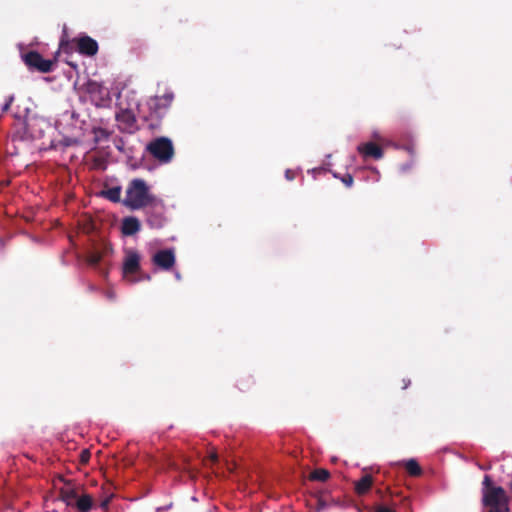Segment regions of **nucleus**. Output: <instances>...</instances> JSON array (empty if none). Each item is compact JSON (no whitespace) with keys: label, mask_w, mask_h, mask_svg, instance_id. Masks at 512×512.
Returning a JSON list of instances; mask_svg holds the SVG:
<instances>
[{"label":"nucleus","mask_w":512,"mask_h":512,"mask_svg":"<svg viewBox=\"0 0 512 512\" xmlns=\"http://www.w3.org/2000/svg\"><path fill=\"white\" fill-rule=\"evenodd\" d=\"M156 199L157 197L150 192L146 181L135 178L129 182L122 203L130 210H139L154 203Z\"/></svg>","instance_id":"f257e3e1"},{"label":"nucleus","mask_w":512,"mask_h":512,"mask_svg":"<svg viewBox=\"0 0 512 512\" xmlns=\"http://www.w3.org/2000/svg\"><path fill=\"white\" fill-rule=\"evenodd\" d=\"M174 99L172 92H167L162 96L151 97L147 101L149 113L143 116V119L147 122L148 128L155 130L160 127L161 120L164 117L166 110L170 107Z\"/></svg>","instance_id":"f03ea898"},{"label":"nucleus","mask_w":512,"mask_h":512,"mask_svg":"<svg viewBox=\"0 0 512 512\" xmlns=\"http://www.w3.org/2000/svg\"><path fill=\"white\" fill-rule=\"evenodd\" d=\"M30 113L31 110L28 106L23 107L21 110V105H18L13 115L15 119L22 121L25 136L32 139L41 138L43 135L42 126L44 120L37 116H31Z\"/></svg>","instance_id":"7ed1b4c3"},{"label":"nucleus","mask_w":512,"mask_h":512,"mask_svg":"<svg viewBox=\"0 0 512 512\" xmlns=\"http://www.w3.org/2000/svg\"><path fill=\"white\" fill-rule=\"evenodd\" d=\"M146 150L159 162L168 163L174 156L172 141L166 137H159L148 143Z\"/></svg>","instance_id":"20e7f679"},{"label":"nucleus","mask_w":512,"mask_h":512,"mask_svg":"<svg viewBox=\"0 0 512 512\" xmlns=\"http://www.w3.org/2000/svg\"><path fill=\"white\" fill-rule=\"evenodd\" d=\"M140 270V255L135 251H129L123 262L124 277L129 279L132 283H136L141 280H150V276L145 274L136 277L135 275L140 273Z\"/></svg>","instance_id":"39448f33"},{"label":"nucleus","mask_w":512,"mask_h":512,"mask_svg":"<svg viewBox=\"0 0 512 512\" xmlns=\"http://www.w3.org/2000/svg\"><path fill=\"white\" fill-rule=\"evenodd\" d=\"M508 502V497L502 487L498 486L492 487V489H483L482 504L485 507L501 510L502 508H509Z\"/></svg>","instance_id":"423d86ee"},{"label":"nucleus","mask_w":512,"mask_h":512,"mask_svg":"<svg viewBox=\"0 0 512 512\" xmlns=\"http://www.w3.org/2000/svg\"><path fill=\"white\" fill-rule=\"evenodd\" d=\"M146 223L151 229H161L166 223L164 214L165 205L161 199H156L154 203L146 206Z\"/></svg>","instance_id":"0eeeda50"},{"label":"nucleus","mask_w":512,"mask_h":512,"mask_svg":"<svg viewBox=\"0 0 512 512\" xmlns=\"http://www.w3.org/2000/svg\"><path fill=\"white\" fill-rule=\"evenodd\" d=\"M22 59L30 70L41 73H49L53 70L54 62L49 59H44L37 51L32 50L23 54Z\"/></svg>","instance_id":"6e6552de"},{"label":"nucleus","mask_w":512,"mask_h":512,"mask_svg":"<svg viewBox=\"0 0 512 512\" xmlns=\"http://www.w3.org/2000/svg\"><path fill=\"white\" fill-rule=\"evenodd\" d=\"M116 120L119 123L120 129L124 132L134 133L138 129L136 117L129 109H121V111L116 114Z\"/></svg>","instance_id":"1a4fd4ad"},{"label":"nucleus","mask_w":512,"mask_h":512,"mask_svg":"<svg viewBox=\"0 0 512 512\" xmlns=\"http://www.w3.org/2000/svg\"><path fill=\"white\" fill-rule=\"evenodd\" d=\"M152 261L162 270H170L175 265L176 258L173 250L163 249L153 255Z\"/></svg>","instance_id":"9d476101"},{"label":"nucleus","mask_w":512,"mask_h":512,"mask_svg":"<svg viewBox=\"0 0 512 512\" xmlns=\"http://www.w3.org/2000/svg\"><path fill=\"white\" fill-rule=\"evenodd\" d=\"M77 48L80 54L94 56L98 52V43L89 36H82L77 39Z\"/></svg>","instance_id":"9b49d317"},{"label":"nucleus","mask_w":512,"mask_h":512,"mask_svg":"<svg viewBox=\"0 0 512 512\" xmlns=\"http://www.w3.org/2000/svg\"><path fill=\"white\" fill-rule=\"evenodd\" d=\"M358 152L365 158H373L379 160L383 157L384 152L383 149L374 142H367L360 144L357 147Z\"/></svg>","instance_id":"f8f14e48"},{"label":"nucleus","mask_w":512,"mask_h":512,"mask_svg":"<svg viewBox=\"0 0 512 512\" xmlns=\"http://www.w3.org/2000/svg\"><path fill=\"white\" fill-rule=\"evenodd\" d=\"M141 229V224L138 218L134 216H128L123 218L121 224V232L125 236H132L138 233Z\"/></svg>","instance_id":"ddd939ff"},{"label":"nucleus","mask_w":512,"mask_h":512,"mask_svg":"<svg viewBox=\"0 0 512 512\" xmlns=\"http://www.w3.org/2000/svg\"><path fill=\"white\" fill-rule=\"evenodd\" d=\"M373 477L369 474L363 475L359 480L354 483V490L357 495H365L373 486Z\"/></svg>","instance_id":"4468645a"},{"label":"nucleus","mask_w":512,"mask_h":512,"mask_svg":"<svg viewBox=\"0 0 512 512\" xmlns=\"http://www.w3.org/2000/svg\"><path fill=\"white\" fill-rule=\"evenodd\" d=\"M111 249L109 247H104L103 250H92L88 252L86 256V262L91 267L96 268L100 262L102 261L103 257L110 251Z\"/></svg>","instance_id":"2eb2a0df"},{"label":"nucleus","mask_w":512,"mask_h":512,"mask_svg":"<svg viewBox=\"0 0 512 512\" xmlns=\"http://www.w3.org/2000/svg\"><path fill=\"white\" fill-rule=\"evenodd\" d=\"M74 506L79 512H89L93 506V499L88 494H84L80 497L77 496Z\"/></svg>","instance_id":"dca6fc26"},{"label":"nucleus","mask_w":512,"mask_h":512,"mask_svg":"<svg viewBox=\"0 0 512 512\" xmlns=\"http://www.w3.org/2000/svg\"><path fill=\"white\" fill-rule=\"evenodd\" d=\"M77 496V492L71 488L61 489L60 491L61 499L69 506H74Z\"/></svg>","instance_id":"f3484780"},{"label":"nucleus","mask_w":512,"mask_h":512,"mask_svg":"<svg viewBox=\"0 0 512 512\" xmlns=\"http://www.w3.org/2000/svg\"><path fill=\"white\" fill-rule=\"evenodd\" d=\"M329 478H330V472L324 468L315 469L309 475V479L312 481L325 482Z\"/></svg>","instance_id":"a211bd4d"},{"label":"nucleus","mask_w":512,"mask_h":512,"mask_svg":"<svg viewBox=\"0 0 512 512\" xmlns=\"http://www.w3.org/2000/svg\"><path fill=\"white\" fill-rule=\"evenodd\" d=\"M405 469L410 476L417 477L422 474V469L418 462L414 459H410L405 462Z\"/></svg>","instance_id":"6ab92c4d"},{"label":"nucleus","mask_w":512,"mask_h":512,"mask_svg":"<svg viewBox=\"0 0 512 512\" xmlns=\"http://www.w3.org/2000/svg\"><path fill=\"white\" fill-rule=\"evenodd\" d=\"M103 195L108 200L118 203L121 201V188L119 186L109 188L106 191H103Z\"/></svg>","instance_id":"aec40b11"},{"label":"nucleus","mask_w":512,"mask_h":512,"mask_svg":"<svg viewBox=\"0 0 512 512\" xmlns=\"http://www.w3.org/2000/svg\"><path fill=\"white\" fill-rule=\"evenodd\" d=\"M340 179L346 187H351L353 185L354 180L353 176L350 173H346Z\"/></svg>","instance_id":"412c9836"},{"label":"nucleus","mask_w":512,"mask_h":512,"mask_svg":"<svg viewBox=\"0 0 512 512\" xmlns=\"http://www.w3.org/2000/svg\"><path fill=\"white\" fill-rule=\"evenodd\" d=\"M90 457H91V454H90L89 450L84 449L80 453V462L82 464H86V463H88Z\"/></svg>","instance_id":"4be33fe9"},{"label":"nucleus","mask_w":512,"mask_h":512,"mask_svg":"<svg viewBox=\"0 0 512 512\" xmlns=\"http://www.w3.org/2000/svg\"><path fill=\"white\" fill-rule=\"evenodd\" d=\"M13 101H14V96H13V95H10V96L6 99V102H5V104L3 105V107H2V113L7 112V111L10 109V107H11V105H12Z\"/></svg>","instance_id":"5701e85b"},{"label":"nucleus","mask_w":512,"mask_h":512,"mask_svg":"<svg viewBox=\"0 0 512 512\" xmlns=\"http://www.w3.org/2000/svg\"><path fill=\"white\" fill-rule=\"evenodd\" d=\"M483 489H492V479L489 475H485L483 479Z\"/></svg>","instance_id":"b1692460"},{"label":"nucleus","mask_w":512,"mask_h":512,"mask_svg":"<svg viewBox=\"0 0 512 512\" xmlns=\"http://www.w3.org/2000/svg\"><path fill=\"white\" fill-rule=\"evenodd\" d=\"M296 177V173L295 171L291 170V169H287L285 171V178L288 180V181H292L294 180Z\"/></svg>","instance_id":"393cba45"},{"label":"nucleus","mask_w":512,"mask_h":512,"mask_svg":"<svg viewBox=\"0 0 512 512\" xmlns=\"http://www.w3.org/2000/svg\"><path fill=\"white\" fill-rule=\"evenodd\" d=\"M404 149H405L407 152H409L410 154H414V152H415V146H414V144H413V143H411V144H408V145L404 146Z\"/></svg>","instance_id":"a878e982"},{"label":"nucleus","mask_w":512,"mask_h":512,"mask_svg":"<svg viewBox=\"0 0 512 512\" xmlns=\"http://www.w3.org/2000/svg\"><path fill=\"white\" fill-rule=\"evenodd\" d=\"M375 512H395V511H393V510H391V509H389V508H387V507H385V506H379V507L375 510Z\"/></svg>","instance_id":"bb28decb"},{"label":"nucleus","mask_w":512,"mask_h":512,"mask_svg":"<svg viewBox=\"0 0 512 512\" xmlns=\"http://www.w3.org/2000/svg\"><path fill=\"white\" fill-rule=\"evenodd\" d=\"M402 383H403L402 389H406L410 385L411 381H410V379H403Z\"/></svg>","instance_id":"cd10ccee"},{"label":"nucleus","mask_w":512,"mask_h":512,"mask_svg":"<svg viewBox=\"0 0 512 512\" xmlns=\"http://www.w3.org/2000/svg\"><path fill=\"white\" fill-rule=\"evenodd\" d=\"M211 462L215 463L218 460V455L216 453H211L209 456Z\"/></svg>","instance_id":"c85d7f7f"},{"label":"nucleus","mask_w":512,"mask_h":512,"mask_svg":"<svg viewBox=\"0 0 512 512\" xmlns=\"http://www.w3.org/2000/svg\"><path fill=\"white\" fill-rule=\"evenodd\" d=\"M489 512H509V508H502L501 510L490 508Z\"/></svg>","instance_id":"c756f323"},{"label":"nucleus","mask_w":512,"mask_h":512,"mask_svg":"<svg viewBox=\"0 0 512 512\" xmlns=\"http://www.w3.org/2000/svg\"><path fill=\"white\" fill-rule=\"evenodd\" d=\"M175 276H176V278H177L178 280L181 278V276H180V274H179L178 272L175 274Z\"/></svg>","instance_id":"7c9ffc66"}]
</instances>
